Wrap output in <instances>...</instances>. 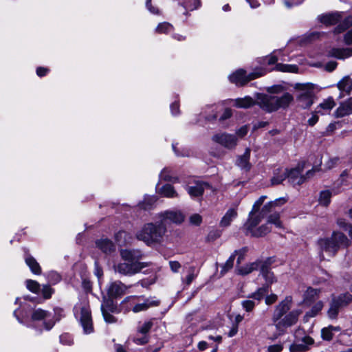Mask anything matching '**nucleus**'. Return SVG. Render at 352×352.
Segmentation results:
<instances>
[{"instance_id":"nucleus-61","label":"nucleus","mask_w":352,"mask_h":352,"mask_svg":"<svg viewBox=\"0 0 352 352\" xmlns=\"http://www.w3.org/2000/svg\"><path fill=\"white\" fill-rule=\"evenodd\" d=\"M202 221L201 217L198 214H194L190 217V222L192 225L199 226Z\"/></svg>"},{"instance_id":"nucleus-56","label":"nucleus","mask_w":352,"mask_h":352,"mask_svg":"<svg viewBox=\"0 0 352 352\" xmlns=\"http://www.w3.org/2000/svg\"><path fill=\"white\" fill-rule=\"evenodd\" d=\"M235 259V254H232L223 266V272L225 273L230 270L234 265Z\"/></svg>"},{"instance_id":"nucleus-25","label":"nucleus","mask_w":352,"mask_h":352,"mask_svg":"<svg viewBox=\"0 0 352 352\" xmlns=\"http://www.w3.org/2000/svg\"><path fill=\"white\" fill-rule=\"evenodd\" d=\"M25 261L33 274L37 275L41 274L40 265L33 256L26 253L25 255Z\"/></svg>"},{"instance_id":"nucleus-17","label":"nucleus","mask_w":352,"mask_h":352,"mask_svg":"<svg viewBox=\"0 0 352 352\" xmlns=\"http://www.w3.org/2000/svg\"><path fill=\"white\" fill-rule=\"evenodd\" d=\"M131 286H126L121 281L116 280L111 283L107 287V294L109 298H117L125 294Z\"/></svg>"},{"instance_id":"nucleus-20","label":"nucleus","mask_w":352,"mask_h":352,"mask_svg":"<svg viewBox=\"0 0 352 352\" xmlns=\"http://www.w3.org/2000/svg\"><path fill=\"white\" fill-rule=\"evenodd\" d=\"M278 60H287L281 50H274L270 56L265 57L263 58V64L272 65L276 63Z\"/></svg>"},{"instance_id":"nucleus-64","label":"nucleus","mask_w":352,"mask_h":352,"mask_svg":"<svg viewBox=\"0 0 352 352\" xmlns=\"http://www.w3.org/2000/svg\"><path fill=\"white\" fill-rule=\"evenodd\" d=\"M267 350L269 352H280L283 350V345L281 344L270 345Z\"/></svg>"},{"instance_id":"nucleus-49","label":"nucleus","mask_w":352,"mask_h":352,"mask_svg":"<svg viewBox=\"0 0 352 352\" xmlns=\"http://www.w3.org/2000/svg\"><path fill=\"white\" fill-rule=\"evenodd\" d=\"M268 224H274L276 228H282V223L280 221V216L278 214H271L267 219Z\"/></svg>"},{"instance_id":"nucleus-8","label":"nucleus","mask_w":352,"mask_h":352,"mask_svg":"<svg viewBox=\"0 0 352 352\" xmlns=\"http://www.w3.org/2000/svg\"><path fill=\"white\" fill-rule=\"evenodd\" d=\"M74 313L76 318L80 322L84 333H92L94 327L89 305L85 301L77 303L74 307Z\"/></svg>"},{"instance_id":"nucleus-63","label":"nucleus","mask_w":352,"mask_h":352,"mask_svg":"<svg viewBox=\"0 0 352 352\" xmlns=\"http://www.w3.org/2000/svg\"><path fill=\"white\" fill-rule=\"evenodd\" d=\"M265 199L266 196H261L258 200L256 201L253 205L252 210L258 212Z\"/></svg>"},{"instance_id":"nucleus-43","label":"nucleus","mask_w":352,"mask_h":352,"mask_svg":"<svg viewBox=\"0 0 352 352\" xmlns=\"http://www.w3.org/2000/svg\"><path fill=\"white\" fill-rule=\"evenodd\" d=\"M318 293L319 291L316 289L308 288L304 295V302L306 303L311 302L318 295Z\"/></svg>"},{"instance_id":"nucleus-22","label":"nucleus","mask_w":352,"mask_h":352,"mask_svg":"<svg viewBox=\"0 0 352 352\" xmlns=\"http://www.w3.org/2000/svg\"><path fill=\"white\" fill-rule=\"evenodd\" d=\"M96 247L105 254H110L115 251V245L113 242L108 239H101L96 241Z\"/></svg>"},{"instance_id":"nucleus-13","label":"nucleus","mask_w":352,"mask_h":352,"mask_svg":"<svg viewBox=\"0 0 352 352\" xmlns=\"http://www.w3.org/2000/svg\"><path fill=\"white\" fill-rule=\"evenodd\" d=\"M295 342L291 346V351H305L314 342V339L305 335L304 331L298 328L294 332Z\"/></svg>"},{"instance_id":"nucleus-62","label":"nucleus","mask_w":352,"mask_h":352,"mask_svg":"<svg viewBox=\"0 0 352 352\" xmlns=\"http://www.w3.org/2000/svg\"><path fill=\"white\" fill-rule=\"evenodd\" d=\"M247 252H248L247 248H243L239 250V251L235 252V254L238 255V258H237V261H236L238 265L241 263V261L242 260H243L244 256H245V254L247 253Z\"/></svg>"},{"instance_id":"nucleus-5","label":"nucleus","mask_w":352,"mask_h":352,"mask_svg":"<svg viewBox=\"0 0 352 352\" xmlns=\"http://www.w3.org/2000/svg\"><path fill=\"white\" fill-rule=\"evenodd\" d=\"M160 305V300L155 297L146 298L144 295H133L126 297L120 304V309L124 312L139 313Z\"/></svg>"},{"instance_id":"nucleus-52","label":"nucleus","mask_w":352,"mask_h":352,"mask_svg":"<svg viewBox=\"0 0 352 352\" xmlns=\"http://www.w3.org/2000/svg\"><path fill=\"white\" fill-rule=\"evenodd\" d=\"M60 342L62 344L72 345L73 344V337L68 333H64L59 337Z\"/></svg>"},{"instance_id":"nucleus-2","label":"nucleus","mask_w":352,"mask_h":352,"mask_svg":"<svg viewBox=\"0 0 352 352\" xmlns=\"http://www.w3.org/2000/svg\"><path fill=\"white\" fill-rule=\"evenodd\" d=\"M292 305V297L288 296L275 307L272 320L279 334L284 333L288 327L296 324L302 313L299 309H294L287 314Z\"/></svg>"},{"instance_id":"nucleus-44","label":"nucleus","mask_w":352,"mask_h":352,"mask_svg":"<svg viewBox=\"0 0 352 352\" xmlns=\"http://www.w3.org/2000/svg\"><path fill=\"white\" fill-rule=\"evenodd\" d=\"M331 193L329 190H323L320 192L319 202L321 205L327 206L331 201Z\"/></svg>"},{"instance_id":"nucleus-38","label":"nucleus","mask_w":352,"mask_h":352,"mask_svg":"<svg viewBox=\"0 0 352 352\" xmlns=\"http://www.w3.org/2000/svg\"><path fill=\"white\" fill-rule=\"evenodd\" d=\"M275 69L277 71L283 72H297L298 67L296 65H288V64H282L277 63L275 66Z\"/></svg>"},{"instance_id":"nucleus-21","label":"nucleus","mask_w":352,"mask_h":352,"mask_svg":"<svg viewBox=\"0 0 352 352\" xmlns=\"http://www.w3.org/2000/svg\"><path fill=\"white\" fill-rule=\"evenodd\" d=\"M250 149L246 148L245 153L238 157L236 160V165L242 170L248 171L251 168V164L250 163Z\"/></svg>"},{"instance_id":"nucleus-39","label":"nucleus","mask_w":352,"mask_h":352,"mask_svg":"<svg viewBox=\"0 0 352 352\" xmlns=\"http://www.w3.org/2000/svg\"><path fill=\"white\" fill-rule=\"evenodd\" d=\"M352 25V16H349L335 28V33L339 34Z\"/></svg>"},{"instance_id":"nucleus-34","label":"nucleus","mask_w":352,"mask_h":352,"mask_svg":"<svg viewBox=\"0 0 352 352\" xmlns=\"http://www.w3.org/2000/svg\"><path fill=\"white\" fill-rule=\"evenodd\" d=\"M157 199L155 196H146L144 200L138 204V207L143 210H150L152 208Z\"/></svg>"},{"instance_id":"nucleus-30","label":"nucleus","mask_w":352,"mask_h":352,"mask_svg":"<svg viewBox=\"0 0 352 352\" xmlns=\"http://www.w3.org/2000/svg\"><path fill=\"white\" fill-rule=\"evenodd\" d=\"M287 202V199L285 197H280L278 199H276L274 201H270L265 204L261 212H260L261 214H262L263 217L267 213L270 212L273 208H274L276 206H281L283 205Z\"/></svg>"},{"instance_id":"nucleus-46","label":"nucleus","mask_w":352,"mask_h":352,"mask_svg":"<svg viewBox=\"0 0 352 352\" xmlns=\"http://www.w3.org/2000/svg\"><path fill=\"white\" fill-rule=\"evenodd\" d=\"M337 224L340 228H342L344 230L348 231L349 235L352 239V225L348 223L344 219H338Z\"/></svg>"},{"instance_id":"nucleus-9","label":"nucleus","mask_w":352,"mask_h":352,"mask_svg":"<svg viewBox=\"0 0 352 352\" xmlns=\"http://www.w3.org/2000/svg\"><path fill=\"white\" fill-rule=\"evenodd\" d=\"M294 89L298 91L297 102L300 107L307 109L314 102V85L312 83H296Z\"/></svg>"},{"instance_id":"nucleus-7","label":"nucleus","mask_w":352,"mask_h":352,"mask_svg":"<svg viewBox=\"0 0 352 352\" xmlns=\"http://www.w3.org/2000/svg\"><path fill=\"white\" fill-rule=\"evenodd\" d=\"M293 96L289 93H285L280 97L269 95H259L257 104L267 112H272L280 108H286L293 100Z\"/></svg>"},{"instance_id":"nucleus-51","label":"nucleus","mask_w":352,"mask_h":352,"mask_svg":"<svg viewBox=\"0 0 352 352\" xmlns=\"http://www.w3.org/2000/svg\"><path fill=\"white\" fill-rule=\"evenodd\" d=\"M321 335L323 340H331L333 338V326L323 328L321 331Z\"/></svg>"},{"instance_id":"nucleus-54","label":"nucleus","mask_w":352,"mask_h":352,"mask_svg":"<svg viewBox=\"0 0 352 352\" xmlns=\"http://www.w3.org/2000/svg\"><path fill=\"white\" fill-rule=\"evenodd\" d=\"M323 307V303L321 301L316 302L311 310L309 312L306 314V316L308 317H314L315 316Z\"/></svg>"},{"instance_id":"nucleus-28","label":"nucleus","mask_w":352,"mask_h":352,"mask_svg":"<svg viewBox=\"0 0 352 352\" xmlns=\"http://www.w3.org/2000/svg\"><path fill=\"white\" fill-rule=\"evenodd\" d=\"M287 173V168H278L274 170V176L271 179L272 185H277L281 184L286 178Z\"/></svg>"},{"instance_id":"nucleus-29","label":"nucleus","mask_w":352,"mask_h":352,"mask_svg":"<svg viewBox=\"0 0 352 352\" xmlns=\"http://www.w3.org/2000/svg\"><path fill=\"white\" fill-rule=\"evenodd\" d=\"M255 101L250 96L238 98L234 100V106L237 108L247 109L255 104Z\"/></svg>"},{"instance_id":"nucleus-35","label":"nucleus","mask_w":352,"mask_h":352,"mask_svg":"<svg viewBox=\"0 0 352 352\" xmlns=\"http://www.w3.org/2000/svg\"><path fill=\"white\" fill-rule=\"evenodd\" d=\"M338 87L340 90L349 92L352 90V78L349 76L344 77L338 83Z\"/></svg>"},{"instance_id":"nucleus-58","label":"nucleus","mask_w":352,"mask_h":352,"mask_svg":"<svg viewBox=\"0 0 352 352\" xmlns=\"http://www.w3.org/2000/svg\"><path fill=\"white\" fill-rule=\"evenodd\" d=\"M177 144H173L172 147L173 150L175 152V155L180 157H185L189 155V152L186 149H183L182 151H179L177 147Z\"/></svg>"},{"instance_id":"nucleus-57","label":"nucleus","mask_w":352,"mask_h":352,"mask_svg":"<svg viewBox=\"0 0 352 352\" xmlns=\"http://www.w3.org/2000/svg\"><path fill=\"white\" fill-rule=\"evenodd\" d=\"M214 109H215V107L213 106V105L207 107V110H208V111H211L212 113L208 115L207 113H206V111L204 113V116H205L206 120H212V119H215L217 118V113H216L217 111H215Z\"/></svg>"},{"instance_id":"nucleus-4","label":"nucleus","mask_w":352,"mask_h":352,"mask_svg":"<svg viewBox=\"0 0 352 352\" xmlns=\"http://www.w3.org/2000/svg\"><path fill=\"white\" fill-rule=\"evenodd\" d=\"M167 231L166 227L158 220L156 223H148L136 233L138 240L142 241L147 245L153 246L163 241Z\"/></svg>"},{"instance_id":"nucleus-24","label":"nucleus","mask_w":352,"mask_h":352,"mask_svg":"<svg viewBox=\"0 0 352 352\" xmlns=\"http://www.w3.org/2000/svg\"><path fill=\"white\" fill-rule=\"evenodd\" d=\"M261 262L255 261L249 264H247L244 266H237L236 267V273L238 274L245 276L250 274L254 270H257L260 267V265Z\"/></svg>"},{"instance_id":"nucleus-41","label":"nucleus","mask_w":352,"mask_h":352,"mask_svg":"<svg viewBox=\"0 0 352 352\" xmlns=\"http://www.w3.org/2000/svg\"><path fill=\"white\" fill-rule=\"evenodd\" d=\"M173 30V25L167 22H163L160 23L155 29L156 32L159 34H168L171 32Z\"/></svg>"},{"instance_id":"nucleus-40","label":"nucleus","mask_w":352,"mask_h":352,"mask_svg":"<svg viewBox=\"0 0 352 352\" xmlns=\"http://www.w3.org/2000/svg\"><path fill=\"white\" fill-rule=\"evenodd\" d=\"M340 307L342 306L339 304L338 301L333 298L328 311L329 317L331 318H336Z\"/></svg>"},{"instance_id":"nucleus-19","label":"nucleus","mask_w":352,"mask_h":352,"mask_svg":"<svg viewBox=\"0 0 352 352\" xmlns=\"http://www.w3.org/2000/svg\"><path fill=\"white\" fill-rule=\"evenodd\" d=\"M341 19L342 13L339 12L322 14L318 16V20L325 25H334Z\"/></svg>"},{"instance_id":"nucleus-10","label":"nucleus","mask_w":352,"mask_h":352,"mask_svg":"<svg viewBox=\"0 0 352 352\" xmlns=\"http://www.w3.org/2000/svg\"><path fill=\"white\" fill-rule=\"evenodd\" d=\"M267 69L263 68L256 69L253 72L247 74L242 69H238L229 76V80L231 82L238 86H243L249 81L265 75Z\"/></svg>"},{"instance_id":"nucleus-12","label":"nucleus","mask_w":352,"mask_h":352,"mask_svg":"<svg viewBox=\"0 0 352 352\" xmlns=\"http://www.w3.org/2000/svg\"><path fill=\"white\" fill-rule=\"evenodd\" d=\"M305 168V163L298 164L296 167L290 170L287 169V177L289 182L293 185H300L305 182L307 178L311 177L314 173L318 170L317 168H313L307 172L306 175H302Z\"/></svg>"},{"instance_id":"nucleus-53","label":"nucleus","mask_w":352,"mask_h":352,"mask_svg":"<svg viewBox=\"0 0 352 352\" xmlns=\"http://www.w3.org/2000/svg\"><path fill=\"white\" fill-rule=\"evenodd\" d=\"M138 333L133 338V341L138 345H143L148 342V336L147 335H143Z\"/></svg>"},{"instance_id":"nucleus-33","label":"nucleus","mask_w":352,"mask_h":352,"mask_svg":"<svg viewBox=\"0 0 352 352\" xmlns=\"http://www.w3.org/2000/svg\"><path fill=\"white\" fill-rule=\"evenodd\" d=\"M115 239L118 245L122 246L129 243L131 236L126 232L121 230L116 234Z\"/></svg>"},{"instance_id":"nucleus-11","label":"nucleus","mask_w":352,"mask_h":352,"mask_svg":"<svg viewBox=\"0 0 352 352\" xmlns=\"http://www.w3.org/2000/svg\"><path fill=\"white\" fill-rule=\"evenodd\" d=\"M261 274L267 282V284L258 288L255 292L250 296V298L261 301L263 297L268 293L269 285L274 283L276 280L273 274L269 268L267 263L260 265Z\"/></svg>"},{"instance_id":"nucleus-45","label":"nucleus","mask_w":352,"mask_h":352,"mask_svg":"<svg viewBox=\"0 0 352 352\" xmlns=\"http://www.w3.org/2000/svg\"><path fill=\"white\" fill-rule=\"evenodd\" d=\"M260 301H258L257 300H255L253 298V300H245L241 302V305L243 308L246 311H251L254 308L255 305L258 304Z\"/></svg>"},{"instance_id":"nucleus-36","label":"nucleus","mask_w":352,"mask_h":352,"mask_svg":"<svg viewBox=\"0 0 352 352\" xmlns=\"http://www.w3.org/2000/svg\"><path fill=\"white\" fill-rule=\"evenodd\" d=\"M187 273V276L183 279V283H186L187 285H189L197 277L198 271L196 270L195 267L190 266L188 268Z\"/></svg>"},{"instance_id":"nucleus-60","label":"nucleus","mask_w":352,"mask_h":352,"mask_svg":"<svg viewBox=\"0 0 352 352\" xmlns=\"http://www.w3.org/2000/svg\"><path fill=\"white\" fill-rule=\"evenodd\" d=\"M104 319L107 323H113L116 321L115 317L112 316L110 312L107 311H102Z\"/></svg>"},{"instance_id":"nucleus-59","label":"nucleus","mask_w":352,"mask_h":352,"mask_svg":"<svg viewBox=\"0 0 352 352\" xmlns=\"http://www.w3.org/2000/svg\"><path fill=\"white\" fill-rule=\"evenodd\" d=\"M53 292V289L49 285H44L42 289V294L46 299L51 298Z\"/></svg>"},{"instance_id":"nucleus-6","label":"nucleus","mask_w":352,"mask_h":352,"mask_svg":"<svg viewBox=\"0 0 352 352\" xmlns=\"http://www.w3.org/2000/svg\"><path fill=\"white\" fill-rule=\"evenodd\" d=\"M318 245L322 252L334 256L340 248H347L350 245V241L343 233L334 231L331 237L319 239Z\"/></svg>"},{"instance_id":"nucleus-48","label":"nucleus","mask_w":352,"mask_h":352,"mask_svg":"<svg viewBox=\"0 0 352 352\" xmlns=\"http://www.w3.org/2000/svg\"><path fill=\"white\" fill-rule=\"evenodd\" d=\"M26 287L28 290L34 294H38L41 289L39 283L32 280H26Z\"/></svg>"},{"instance_id":"nucleus-47","label":"nucleus","mask_w":352,"mask_h":352,"mask_svg":"<svg viewBox=\"0 0 352 352\" xmlns=\"http://www.w3.org/2000/svg\"><path fill=\"white\" fill-rule=\"evenodd\" d=\"M153 322L151 320L146 321L138 328V333L143 335H147L151 327Z\"/></svg>"},{"instance_id":"nucleus-50","label":"nucleus","mask_w":352,"mask_h":352,"mask_svg":"<svg viewBox=\"0 0 352 352\" xmlns=\"http://www.w3.org/2000/svg\"><path fill=\"white\" fill-rule=\"evenodd\" d=\"M174 177L171 175V170L164 168L160 174V179L168 182H173Z\"/></svg>"},{"instance_id":"nucleus-18","label":"nucleus","mask_w":352,"mask_h":352,"mask_svg":"<svg viewBox=\"0 0 352 352\" xmlns=\"http://www.w3.org/2000/svg\"><path fill=\"white\" fill-rule=\"evenodd\" d=\"M257 212L256 211L252 210L249 214V218L244 225L247 230V234H250L263 218L262 214L260 213L257 214Z\"/></svg>"},{"instance_id":"nucleus-42","label":"nucleus","mask_w":352,"mask_h":352,"mask_svg":"<svg viewBox=\"0 0 352 352\" xmlns=\"http://www.w3.org/2000/svg\"><path fill=\"white\" fill-rule=\"evenodd\" d=\"M107 311L109 312H116L117 310L116 305L114 304L113 301L111 298L103 302L101 305V311Z\"/></svg>"},{"instance_id":"nucleus-14","label":"nucleus","mask_w":352,"mask_h":352,"mask_svg":"<svg viewBox=\"0 0 352 352\" xmlns=\"http://www.w3.org/2000/svg\"><path fill=\"white\" fill-rule=\"evenodd\" d=\"M346 45H352V29L349 30L344 37ZM328 56L338 59H345L352 56V47L336 48L333 47L329 50Z\"/></svg>"},{"instance_id":"nucleus-27","label":"nucleus","mask_w":352,"mask_h":352,"mask_svg":"<svg viewBox=\"0 0 352 352\" xmlns=\"http://www.w3.org/2000/svg\"><path fill=\"white\" fill-rule=\"evenodd\" d=\"M237 217V211L234 208H230L222 217L220 221V226L228 227L231 222Z\"/></svg>"},{"instance_id":"nucleus-15","label":"nucleus","mask_w":352,"mask_h":352,"mask_svg":"<svg viewBox=\"0 0 352 352\" xmlns=\"http://www.w3.org/2000/svg\"><path fill=\"white\" fill-rule=\"evenodd\" d=\"M156 217L160 223L165 226L166 224L169 223L179 224L182 223L184 220V215L183 213L177 210H166L159 213Z\"/></svg>"},{"instance_id":"nucleus-1","label":"nucleus","mask_w":352,"mask_h":352,"mask_svg":"<svg viewBox=\"0 0 352 352\" xmlns=\"http://www.w3.org/2000/svg\"><path fill=\"white\" fill-rule=\"evenodd\" d=\"M14 316L19 322L41 333L43 330H51L55 324L65 316L63 309L55 307L54 316L50 312L41 308L32 309L27 303L21 305L19 309L14 311Z\"/></svg>"},{"instance_id":"nucleus-55","label":"nucleus","mask_w":352,"mask_h":352,"mask_svg":"<svg viewBox=\"0 0 352 352\" xmlns=\"http://www.w3.org/2000/svg\"><path fill=\"white\" fill-rule=\"evenodd\" d=\"M336 300L338 301L339 304L342 307L348 305L352 300V296L346 293L339 296V298Z\"/></svg>"},{"instance_id":"nucleus-26","label":"nucleus","mask_w":352,"mask_h":352,"mask_svg":"<svg viewBox=\"0 0 352 352\" xmlns=\"http://www.w3.org/2000/svg\"><path fill=\"white\" fill-rule=\"evenodd\" d=\"M335 105L336 103L333 98L329 97L318 106L316 113L325 114L329 112Z\"/></svg>"},{"instance_id":"nucleus-3","label":"nucleus","mask_w":352,"mask_h":352,"mask_svg":"<svg viewBox=\"0 0 352 352\" xmlns=\"http://www.w3.org/2000/svg\"><path fill=\"white\" fill-rule=\"evenodd\" d=\"M120 256L124 262L115 264L113 268L116 272L123 276H133L148 266L146 263L140 262L142 253L138 250H122Z\"/></svg>"},{"instance_id":"nucleus-31","label":"nucleus","mask_w":352,"mask_h":352,"mask_svg":"<svg viewBox=\"0 0 352 352\" xmlns=\"http://www.w3.org/2000/svg\"><path fill=\"white\" fill-rule=\"evenodd\" d=\"M159 193L167 198H174L178 196L174 187L170 184L164 185L162 188H159Z\"/></svg>"},{"instance_id":"nucleus-23","label":"nucleus","mask_w":352,"mask_h":352,"mask_svg":"<svg viewBox=\"0 0 352 352\" xmlns=\"http://www.w3.org/2000/svg\"><path fill=\"white\" fill-rule=\"evenodd\" d=\"M335 113L338 118L344 117L352 113V98L342 103L337 109Z\"/></svg>"},{"instance_id":"nucleus-32","label":"nucleus","mask_w":352,"mask_h":352,"mask_svg":"<svg viewBox=\"0 0 352 352\" xmlns=\"http://www.w3.org/2000/svg\"><path fill=\"white\" fill-rule=\"evenodd\" d=\"M205 186H206V184L197 182L195 186H188L187 191L191 197H198L201 195L204 192Z\"/></svg>"},{"instance_id":"nucleus-37","label":"nucleus","mask_w":352,"mask_h":352,"mask_svg":"<svg viewBox=\"0 0 352 352\" xmlns=\"http://www.w3.org/2000/svg\"><path fill=\"white\" fill-rule=\"evenodd\" d=\"M271 231V228H270L269 224L262 225L261 226L256 228L250 235L255 237H261L263 236Z\"/></svg>"},{"instance_id":"nucleus-16","label":"nucleus","mask_w":352,"mask_h":352,"mask_svg":"<svg viewBox=\"0 0 352 352\" xmlns=\"http://www.w3.org/2000/svg\"><path fill=\"white\" fill-rule=\"evenodd\" d=\"M212 140L213 142L228 149L234 148L237 144L236 135L226 133L214 134L212 137Z\"/></svg>"}]
</instances>
